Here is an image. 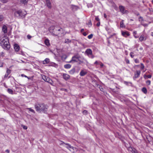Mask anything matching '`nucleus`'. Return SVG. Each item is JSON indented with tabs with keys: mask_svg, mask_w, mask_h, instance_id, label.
I'll list each match as a JSON object with an SVG mask.
<instances>
[{
	"mask_svg": "<svg viewBox=\"0 0 153 153\" xmlns=\"http://www.w3.org/2000/svg\"><path fill=\"white\" fill-rule=\"evenodd\" d=\"M0 44L4 49L8 50L10 47L8 39L5 36H4L0 39Z\"/></svg>",
	"mask_w": 153,
	"mask_h": 153,
	"instance_id": "obj_1",
	"label": "nucleus"
},
{
	"mask_svg": "<svg viewBox=\"0 0 153 153\" xmlns=\"http://www.w3.org/2000/svg\"><path fill=\"white\" fill-rule=\"evenodd\" d=\"M35 108L37 111H42L44 113H46L47 108L44 104H36L35 105Z\"/></svg>",
	"mask_w": 153,
	"mask_h": 153,
	"instance_id": "obj_2",
	"label": "nucleus"
},
{
	"mask_svg": "<svg viewBox=\"0 0 153 153\" xmlns=\"http://www.w3.org/2000/svg\"><path fill=\"white\" fill-rule=\"evenodd\" d=\"M26 14L25 11L23 12L21 10H19L14 13V15L18 18H23L25 17Z\"/></svg>",
	"mask_w": 153,
	"mask_h": 153,
	"instance_id": "obj_3",
	"label": "nucleus"
},
{
	"mask_svg": "<svg viewBox=\"0 0 153 153\" xmlns=\"http://www.w3.org/2000/svg\"><path fill=\"white\" fill-rule=\"evenodd\" d=\"M14 48L15 51L16 52L17 54L22 55L23 56H24V53L22 51H19L20 49V47L17 44H15L13 46Z\"/></svg>",
	"mask_w": 153,
	"mask_h": 153,
	"instance_id": "obj_4",
	"label": "nucleus"
},
{
	"mask_svg": "<svg viewBox=\"0 0 153 153\" xmlns=\"http://www.w3.org/2000/svg\"><path fill=\"white\" fill-rule=\"evenodd\" d=\"M85 53L86 54L89 58L93 59L94 57V56L92 54V51L90 49H87L85 52Z\"/></svg>",
	"mask_w": 153,
	"mask_h": 153,
	"instance_id": "obj_5",
	"label": "nucleus"
},
{
	"mask_svg": "<svg viewBox=\"0 0 153 153\" xmlns=\"http://www.w3.org/2000/svg\"><path fill=\"white\" fill-rule=\"evenodd\" d=\"M119 9L120 12L123 14H126L128 13V11L125 9V7L122 6H120Z\"/></svg>",
	"mask_w": 153,
	"mask_h": 153,
	"instance_id": "obj_6",
	"label": "nucleus"
},
{
	"mask_svg": "<svg viewBox=\"0 0 153 153\" xmlns=\"http://www.w3.org/2000/svg\"><path fill=\"white\" fill-rule=\"evenodd\" d=\"M42 79L45 81L51 84H52L53 81L50 78L46 76L45 75H43L42 76Z\"/></svg>",
	"mask_w": 153,
	"mask_h": 153,
	"instance_id": "obj_7",
	"label": "nucleus"
},
{
	"mask_svg": "<svg viewBox=\"0 0 153 153\" xmlns=\"http://www.w3.org/2000/svg\"><path fill=\"white\" fill-rule=\"evenodd\" d=\"M79 56H73L72 58L71 59V60L68 62L69 63H73L76 62H77L78 59H79Z\"/></svg>",
	"mask_w": 153,
	"mask_h": 153,
	"instance_id": "obj_8",
	"label": "nucleus"
},
{
	"mask_svg": "<svg viewBox=\"0 0 153 153\" xmlns=\"http://www.w3.org/2000/svg\"><path fill=\"white\" fill-rule=\"evenodd\" d=\"M54 29V27L53 26H51V27L49 29V30L50 31V32L51 33H52V35L55 36H58V35H60L61 33H58L57 32H56V33H57L56 34H55L54 33H53V31H51V30H53Z\"/></svg>",
	"mask_w": 153,
	"mask_h": 153,
	"instance_id": "obj_9",
	"label": "nucleus"
},
{
	"mask_svg": "<svg viewBox=\"0 0 153 153\" xmlns=\"http://www.w3.org/2000/svg\"><path fill=\"white\" fill-rule=\"evenodd\" d=\"M147 36H146L143 34H142L139 37V41L142 42L143 41H146L147 39Z\"/></svg>",
	"mask_w": 153,
	"mask_h": 153,
	"instance_id": "obj_10",
	"label": "nucleus"
},
{
	"mask_svg": "<svg viewBox=\"0 0 153 153\" xmlns=\"http://www.w3.org/2000/svg\"><path fill=\"white\" fill-rule=\"evenodd\" d=\"M121 34L123 36L126 37H127L130 35L129 33L127 31H121Z\"/></svg>",
	"mask_w": 153,
	"mask_h": 153,
	"instance_id": "obj_11",
	"label": "nucleus"
},
{
	"mask_svg": "<svg viewBox=\"0 0 153 153\" xmlns=\"http://www.w3.org/2000/svg\"><path fill=\"white\" fill-rule=\"evenodd\" d=\"M62 76L63 79L66 81L68 80L70 77V76L67 74H63Z\"/></svg>",
	"mask_w": 153,
	"mask_h": 153,
	"instance_id": "obj_12",
	"label": "nucleus"
},
{
	"mask_svg": "<svg viewBox=\"0 0 153 153\" xmlns=\"http://www.w3.org/2000/svg\"><path fill=\"white\" fill-rule=\"evenodd\" d=\"M46 1V5L48 7L51 9L52 7L51 3V2L50 0H45Z\"/></svg>",
	"mask_w": 153,
	"mask_h": 153,
	"instance_id": "obj_13",
	"label": "nucleus"
},
{
	"mask_svg": "<svg viewBox=\"0 0 153 153\" xmlns=\"http://www.w3.org/2000/svg\"><path fill=\"white\" fill-rule=\"evenodd\" d=\"M76 69L75 68H73L70 71H68L69 74L71 75L74 74L75 72Z\"/></svg>",
	"mask_w": 153,
	"mask_h": 153,
	"instance_id": "obj_14",
	"label": "nucleus"
},
{
	"mask_svg": "<svg viewBox=\"0 0 153 153\" xmlns=\"http://www.w3.org/2000/svg\"><path fill=\"white\" fill-rule=\"evenodd\" d=\"M87 72L86 71L82 70L80 72L79 75L81 76H83L86 75Z\"/></svg>",
	"mask_w": 153,
	"mask_h": 153,
	"instance_id": "obj_15",
	"label": "nucleus"
},
{
	"mask_svg": "<svg viewBox=\"0 0 153 153\" xmlns=\"http://www.w3.org/2000/svg\"><path fill=\"white\" fill-rule=\"evenodd\" d=\"M44 42L45 44L48 46H49L50 45V41L48 39H45V41Z\"/></svg>",
	"mask_w": 153,
	"mask_h": 153,
	"instance_id": "obj_16",
	"label": "nucleus"
},
{
	"mask_svg": "<svg viewBox=\"0 0 153 153\" xmlns=\"http://www.w3.org/2000/svg\"><path fill=\"white\" fill-rule=\"evenodd\" d=\"M141 72L140 71H136V74H135V78H137L139 77L140 74Z\"/></svg>",
	"mask_w": 153,
	"mask_h": 153,
	"instance_id": "obj_17",
	"label": "nucleus"
},
{
	"mask_svg": "<svg viewBox=\"0 0 153 153\" xmlns=\"http://www.w3.org/2000/svg\"><path fill=\"white\" fill-rule=\"evenodd\" d=\"M2 30L4 33H6L7 32V27L6 25H4L2 27Z\"/></svg>",
	"mask_w": 153,
	"mask_h": 153,
	"instance_id": "obj_18",
	"label": "nucleus"
},
{
	"mask_svg": "<svg viewBox=\"0 0 153 153\" xmlns=\"http://www.w3.org/2000/svg\"><path fill=\"white\" fill-rule=\"evenodd\" d=\"M49 62L50 59L48 58H47L43 61V64H48L49 63Z\"/></svg>",
	"mask_w": 153,
	"mask_h": 153,
	"instance_id": "obj_19",
	"label": "nucleus"
},
{
	"mask_svg": "<svg viewBox=\"0 0 153 153\" xmlns=\"http://www.w3.org/2000/svg\"><path fill=\"white\" fill-rule=\"evenodd\" d=\"M120 27H121L124 28L126 27L125 25L124 24V20H122L120 22Z\"/></svg>",
	"mask_w": 153,
	"mask_h": 153,
	"instance_id": "obj_20",
	"label": "nucleus"
},
{
	"mask_svg": "<svg viewBox=\"0 0 153 153\" xmlns=\"http://www.w3.org/2000/svg\"><path fill=\"white\" fill-rule=\"evenodd\" d=\"M71 67V65L70 64H67L64 65V67L65 69H69Z\"/></svg>",
	"mask_w": 153,
	"mask_h": 153,
	"instance_id": "obj_21",
	"label": "nucleus"
},
{
	"mask_svg": "<svg viewBox=\"0 0 153 153\" xmlns=\"http://www.w3.org/2000/svg\"><path fill=\"white\" fill-rule=\"evenodd\" d=\"M28 1V0H20V3L24 4H27Z\"/></svg>",
	"mask_w": 153,
	"mask_h": 153,
	"instance_id": "obj_22",
	"label": "nucleus"
},
{
	"mask_svg": "<svg viewBox=\"0 0 153 153\" xmlns=\"http://www.w3.org/2000/svg\"><path fill=\"white\" fill-rule=\"evenodd\" d=\"M7 91L10 94H14L13 91L11 89L8 88L7 90Z\"/></svg>",
	"mask_w": 153,
	"mask_h": 153,
	"instance_id": "obj_23",
	"label": "nucleus"
},
{
	"mask_svg": "<svg viewBox=\"0 0 153 153\" xmlns=\"http://www.w3.org/2000/svg\"><path fill=\"white\" fill-rule=\"evenodd\" d=\"M142 91L145 94H146L147 93V91L146 88L145 87H143L142 89Z\"/></svg>",
	"mask_w": 153,
	"mask_h": 153,
	"instance_id": "obj_24",
	"label": "nucleus"
},
{
	"mask_svg": "<svg viewBox=\"0 0 153 153\" xmlns=\"http://www.w3.org/2000/svg\"><path fill=\"white\" fill-rule=\"evenodd\" d=\"M143 77L145 79H146L147 78H151L152 77V75H144Z\"/></svg>",
	"mask_w": 153,
	"mask_h": 153,
	"instance_id": "obj_25",
	"label": "nucleus"
},
{
	"mask_svg": "<svg viewBox=\"0 0 153 153\" xmlns=\"http://www.w3.org/2000/svg\"><path fill=\"white\" fill-rule=\"evenodd\" d=\"M133 35L134 37L136 38L137 39L138 38L139 36H136L137 34V32L136 31H134L133 32Z\"/></svg>",
	"mask_w": 153,
	"mask_h": 153,
	"instance_id": "obj_26",
	"label": "nucleus"
},
{
	"mask_svg": "<svg viewBox=\"0 0 153 153\" xmlns=\"http://www.w3.org/2000/svg\"><path fill=\"white\" fill-rule=\"evenodd\" d=\"M124 83L127 85L131 86L132 85V83L130 82H124Z\"/></svg>",
	"mask_w": 153,
	"mask_h": 153,
	"instance_id": "obj_27",
	"label": "nucleus"
},
{
	"mask_svg": "<svg viewBox=\"0 0 153 153\" xmlns=\"http://www.w3.org/2000/svg\"><path fill=\"white\" fill-rule=\"evenodd\" d=\"M27 109H28L29 111H30L33 113H35V111L33 109H32L31 108H27Z\"/></svg>",
	"mask_w": 153,
	"mask_h": 153,
	"instance_id": "obj_28",
	"label": "nucleus"
},
{
	"mask_svg": "<svg viewBox=\"0 0 153 153\" xmlns=\"http://www.w3.org/2000/svg\"><path fill=\"white\" fill-rule=\"evenodd\" d=\"M140 65H141V66L140 67V68L141 70H143L145 67L144 65V64L142 63H141Z\"/></svg>",
	"mask_w": 153,
	"mask_h": 153,
	"instance_id": "obj_29",
	"label": "nucleus"
},
{
	"mask_svg": "<svg viewBox=\"0 0 153 153\" xmlns=\"http://www.w3.org/2000/svg\"><path fill=\"white\" fill-rule=\"evenodd\" d=\"M99 65H100L101 68H102L104 66L103 64L101 62H99Z\"/></svg>",
	"mask_w": 153,
	"mask_h": 153,
	"instance_id": "obj_30",
	"label": "nucleus"
},
{
	"mask_svg": "<svg viewBox=\"0 0 153 153\" xmlns=\"http://www.w3.org/2000/svg\"><path fill=\"white\" fill-rule=\"evenodd\" d=\"M67 145V146H66V147L68 149H69V148H71L72 147L69 144L67 143L66 144Z\"/></svg>",
	"mask_w": 153,
	"mask_h": 153,
	"instance_id": "obj_31",
	"label": "nucleus"
},
{
	"mask_svg": "<svg viewBox=\"0 0 153 153\" xmlns=\"http://www.w3.org/2000/svg\"><path fill=\"white\" fill-rule=\"evenodd\" d=\"M146 83L147 85H149L151 83V81L150 80H148L146 81Z\"/></svg>",
	"mask_w": 153,
	"mask_h": 153,
	"instance_id": "obj_32",
	"label": "nucleus"
},
{
	"mask_svg": "<svg viewBox=\"0 0 153 153\" xmlns=\"http://www.w3.org/2000/svg\"><path fill=\"white\" fill-rule=\"evenodd\" d=\"M6 73L9 75L11 73V70L8 69H7Z\"/></svg>",
	"mask_w": 153,
	"mask_h": 153,
	"instance_id": "obj_33",
	"label": "nucleus"
},
{
	"mask_svg": "<svg viewBox=\"0 0 153 153\" xmlns=\"http://www.w3.org/2000/svg\"><path fill=\"white\" fill-rule=\"evenodd\" d=\"M4 19V17L2 15H0V21H2Z\"/></svg>",
	"mask_w": 153,
	"mask_h": 153,
	"instance_id": "obj_34",
	"label": "nucleus"
},
{
	"mask_svg": "<svg viewBox=\"0 0 153 153\" xmlns=\"http://www.w3.org/2000/svg\"><path fill=\"white\" fill-rule=\"evenodd\" d=\"M93 36V35L92 34H91L88 36V37L89 39H91L92 38Z\"/></svg>",
	"mask_w": 153,
	"mask_h": 153,
	"instance_id": "obj_35",
	"label": "nucleus"
},
{
	"mask_svg": "<svg viewBox=\"0 0 153 153\" xmlns=\"http://www.w3.org/2000/svg\"><path fill=\"white\" fill-rule=\"evenodd\" d=\"M3 3H6L8 1V0H0Z\"/></svg>",
	"mask_w": 153,
	"mask_h": 153,
	"instance_id": "obj_36",
	"label": "nucleus"
},
{
	"mask_svg": "<svg viewBox=\"0 0 153 153\" xmlns=\"http://www.w3.org/2000/svg\"><path fill=\"white\" fill-rule=\"evenodd\" d=\"M88 25H89V27H90L92 26V24L91 23V20H89V22H88Z\"/></svg>",
	"mask_w": 153,
	"mask_h": 153,
	"instance_id": "obj_37",
	"label": "nucleus"
},
{
	"mask_svg": "<svg viewBox=\"0 0 153 153\" xmlns=\"http://www.w3.org/2000/svg\"><path fill=\"white\" fill-rule=\"evenodd\" d=\"M134 62L136 63H139V60L137 59H136L134 60Z\"/></svg>",
	"mask_w": 153,
	"mask_h": 153,
	"instance_id": "obj_38",
	"label": "nucleus"
},
{
	"mask_svg": "<svg viewBox=\"0 0 153 153\" xmlns=\"http://www.w3.org/2000/svg\"><path fill=\"white\" fill-rule=\"evenodd\" d=\"M95 20L98 22H100V19L98 16H96L95 18Z\"/></svg>",
	"mask_w": 153,
	"mask_h": 153,
	"instance_id": "obj_39",
	"label": "nucleus"
},
{
	"mask_svg": "<svg viewBox=\"0 0 153 153\" xmlns=\"http://www.w3.org/2000/svg\"><path fill=\"white\" fill-rule=\"evenodd\" d=\"M70 42V41L68 39H67L65 40V42L67 43H68Z\"/></svg>",
	"mask_w": 153,
	"mask_h": 153,
	"instance_id": "obj_40",
	"label": "nucleus"
},
{
	"mask_svg": "<svg viewBox=\"0 0 153 153\" xmlns=\"http://www.w3.org/2000/svg\"><path fill=\"white\" fill-rule=\"evenodd\" d=\"M87 111L86 110H84L83 111L82 113L84 114H87Z\"/></svg>",
	"mask_w": 153,
	"mask_h": 153,
	"instance_id": "obj_41",
	"label": "nucleus"
},
{
	"mask_svg": "<svg viewBox=\"0 0 153 153\" xmlns=\"http://www.w3.org/2000/svg\"><path fill=\"white\" fill-rule=\"evenodd\" d=\"M22 127H23V129H24L26 130L27 128V126H26L23 125L22 126Z\"/></svg>",
	"mask_w": 153,
	"mask_h": 153,
	"instance_id": "obj_42",
	"label": "nucleus"
},
{
	"mask_svg": "<svg viewBox=\"0 0 153 153\" xmlns=\"http://www.w3.org/2000/svg\"><path fill=\"white\" fill-rule=\"evenodd\" d=\"M133 54L134 53L132 52L130 53V56L132 58H133L134 57V55H133Z\"/></svg>",
	"mask_w": 153,
	"mask_h": 153,
	"instance_id": "obj_43",
	"label": "nucleus"
},
{
	"mask_svg": "<svg viewBox=\"0 0 153 153\" xmlns=\"http://www.w3.org/2000/svg\"><path fill=\"white\" fill-rule=\"evenodd\" d=\"M132 153H137L136 150L135 149L132 150Z\"/></svg>",
	"mask_w": 153,
	"mask_h": 153,
	"instance_id": "obj_44",
	"label": "nucleus"
},
{
	"mask_svg": "<svg viewBox=\"0 0 153 153\" xmlns=\"http://www.w3.org/2000/svg\"><path fill=\"white\" fill-rule=\"evenodd\" d=\"M27 37L28 39H30L31 38L32 36L29 35H28L27 36Z\"/></svg>",
	"mask_w": 153,
	"mask_h": 153,
	"instance_id": "obj_45",
	"label": "nucleus"
},
{
	"mask_svg": "<svg viewBox=\"0 0 153 153\" xmlns=\"http://www.w3.org/2000/svg\"><path fill=\"white\" fill-rule=\"evenodd\" d=\"M126 62L127 64H129V60L127 59H125Z\"/></svg>",
	"mask_w": 153,
	"mask_h": 153,
	"instance_id": "obj_46",
	"label": "nucleus"
},
{
	"mask_svg": "<svg viewBox=\"0 0 153 153\" xmlns=\"http://www.w3.org/2000/svg\"><path fill=\"white\" fill-rule=\"evenodd\" d=\"M63 29L62 28H60V29H59L58 30H56V32L57 31H61V32H63Z\"/></svg>",
	"mask_w": 153,
	"mask_h": 153,
	"instance_id": "obj_47",
	"label": "nucleus"
},
{
	"mask_svg": "<svg viewBox=\"0 0 153 153\" xmlns=\"http://www.w3.org/2000/svg\"><path fill=\"white\" fill-rule=\"evenodd\" d=\"M99 61H96L94 63V65H99Z\"/></svg>",
	"mask_w": 153,
	"mask_h": 153,
	"instance_id": "obj_48",
	"label": "nucleus"
},
{
	"mask_svg": "<svg viewBox=\"0 0 153 153\" xmlns=\"http://www.w3.org/2000/svg\"><path fill=\"white\" fill-rule=\"evenodd\" d=\"M140 19H141V21H142L143 20V17H142L141 16H140L139 17V21H140Z\"/></svg>",
	"mask_w": 153,
	"mask_h": 153,
	"instance_id": "obj_49",
	"label": "nucleus"
},
{
	"mask_svg": "<svg viewBox=\"0 0 153 153\" xmlns=\"http://www.w3.org/2000/svg\"><path fill=\"white\" fill-rule=\"evenodd\" d=\"M100 24V22H98L97 24V26H99Z\"/></svg>",
	"mask_w": 153,
	"mask_h": 153,
	"instance_id": "obj_50",
	"label": "nucleus"
},
{
	"mask_svg": "<svg viewBox=\"0 0 153 153\" xmlns=\"http://www.w3.org/2000/svg\"><path fill=\"white\" fill-rule=\"evenodd\" d=\"M8 74H7V73L5 74L4 75V78H6L8 76Z\"/></svg>",
	"mask_w": 153,
	"mask_h": 153,
	"instance_id": "obj_51",
	"label": "nucleus"
},
{
	"mask_svg": "<svg viewBox=\"0 0 153 153\" xmlns=\"http://www.w3.org/2000/svg\"><path fill=\"white\" fill-rule=\"evenodd\" d=\"M104 16L105 18H106L107 17V16L105 13H104Z\"/></svg>",
	"mask_w": 153,
	"mask_h": 153,
	"instance_id": "obj_52",
	"label": "nucleus"
},
{
	"mask_svg": "<svg viewBox=\"0 0 153 153\" xmlns=\"http://www.w3.org/2000/svg\"><path fill=\"white\" fill-rule=\"evenodd\" d=\"M21 76H24V77H27V76H26L25 75H24V74H21Z\"/></svg>",
	"mask_w": 153,
	"mask_h": 153,
	"instance_id": "obj_53",
	"label": "nucleus"
},
{
	"mask_svg": "<svg viewBox=\"0 0 153 153\" xmlns=\"http://www.w3.org/2000/svg\"><path fill=\"white\" fill-rule=\"evenodd\" d=\"M5 152H6L7 153H9L10 152V151L8 149L6 150L5 151Z\"/></svg>",
	"mask_w": 153,
	"mask_h": 153,
	"instance_id": "obj_54",
	"label": "nucleus"
},
{
	"mask_svg": "<svg viewBox=\"0 0 153 153\" xmlns=\"http://www.w3.org/2000/svg\"><path fill=\"white\" fill-rule=\"evenodd\" d=\"M83 35L84 36H85L87 35V34L85 32H84V33H83Z\"/></svg>",
	"mask_w": 153,
	"mask_h": 153,
	"instance_id": "obj_55",
	"label": "nucleus"
},
{
	"mask_svg": "<svg viewBox=\"0 0 153 153\" xmlns=\"http://www.w3.org/2000/svg\"><path fill=\"white\" fill-rule=\"evenodd\" d=\"M142 25L144 26H146L147 25L146 24H142Z\"/></svg>",
	"mask_w": 153,
	"mask_h": 153,
	"instance_id": "obj_56",
	"label": "nucleus"
},
{
	"mask_svg": "<svg viewBox=\"0 0 153 153\" xmlns=\"http://www.w3.org/2000/svg\"><path fill=\"white\" fill-rule=\"evenodd\" d=\"M115 33H114L113 34V35H111L109 37V38H111V37H112L113 35H115Z\"/></svg>",
	"mask_w": 153,
	"mask_h": 153,
	"instance_id": "obj_57",
	"label": "nucleus"
},
{
	"mask_svg": "<svg viewBox=\"0 0 153 153\" xmlns=\"http://www.w3.org/2000/svg\"><path fill=\"white\" fill-rule=\"evenodd\" d=\"M136 14L137 15V16H138V15H139V13H138H138H137Z\"/></svg>",
	"mask_w": 153,
	"mask_h": 153,
	"instance_id": "obj_58",
	"label": "nucleus"
},
{
	"mask_svg": "<svg viewBox=\"0 0 153 153\" xmlns=\"http://www.w3.org/2000/svg\"><path fill=\"white\" fill-rule=\"evenodd\" d=\"M151 36H153V32L151 33Z\"/></svg>",
	"mask_w": 153,
	"mask_h": 153,
	"instance_id": "obj_59",
	"label": "nucleus"
},
{
	"mask_svg": "<svg viewBox=\"0 0 153 153\" xmlns=\"http://www.w3.org/2000/svg\"><path fill=\"white\" fill-rule=\"evenodd\" d=\"M84 30V29H82L81 30V31H83Z\"/></svg>",
	"mask_w": 153,
	"mask_h": 153,
	"instance_id": "obj_60",
	"label": "nucleus"
},
{
	"mask_svg": "<svg viewBox=\"0 0 153 153\" xmlns=\"http://www.w3.org/2000/svg\"><path fill=\"white\" fill-rule=\"evenodd\" d=\"M137 67H139V65H136Z\"/></svg>",
	"mask_w": 153,
	"mask_h": 153,
	"instance_id": "obj_61",
	"label": "nucleus"
},
{
	"mask_svg": "<svg viewBox=\"0 0 153 153\" xmlns=\"http://www.w3.org/2000/svg\"><path fill=\"white\" fill-rule=\"evenodd\" d=\"M130 20H131V21H133V19H130Z\"/></svg>",
	"mask_w": 153,
	"mask_h": 153,
	"instance_id": "obj_62",
	"label": "nucleus"
},
{
	"mask_svg": "<svg viewBox=\"0 0 153 153\" xmlns=\"http://www.w3.org/2000/svg\"><path fill=\"white\" fill-rule=\"evenodd\" d=\"M2 66H3V65H1V66H0V67H2Z\"/></svg>",
	"mask_w": 153,
	"mask_h": 153,
	"instance_id": "obj_63",
	"label": "nucleus"
},
{
	"mask_svg": "<svg viewBox=\"0 0 153 153\" xmlns=\"http://www.w3.org/2000/svg\"><path fill=\"white\" fill-rule=\"evenodd\" d=\"M152 2H153V0H152Z\"/></svg>",
	"mask_w": 153,
	"mask_h": 153,
	"instance_id": "obj_64",
	"label": "nucleus"
}]
</instances>
